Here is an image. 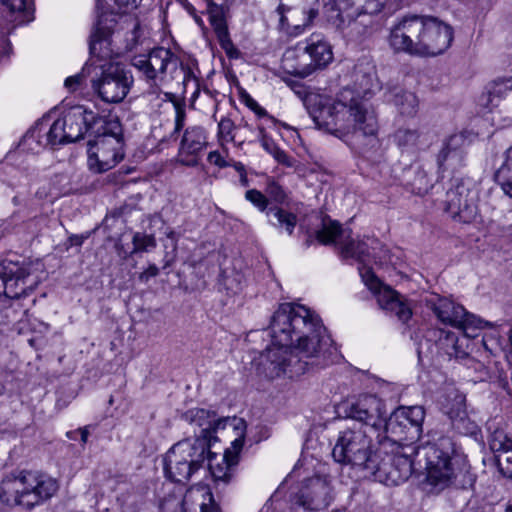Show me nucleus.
<instances>
[{"mask_svg":"<svg viewBox=\"0 0 512 512\" xmlns=\"http://www.w3.org/2000/svg\"><path fill=\"white\" fill-rule=\"evenodd\" d=\"M266 216L268 222L280 233L293 234L297 224V216L294 213L277 206H271L267 210Z\"/></svg>","mask_w":512,"mask_h":512,"instance_id":"35","label":"nucleus"},{"mask_svg":"<svg viewBox=\"0 0 512 512\" xmlns=\"http://www.w3.org/2000/svg\"><path fill=\"white\" fill-rule=\"evenodd\" d=\"M81 434V442L86 443L88 440L89 432L86 428H82L79 430Z\"/></svg>","mask_w":512,"mask_h":512,"instance_id":"54","label":"nucleus"},{"mask_svg":"<svg viewBox=\"0 0 512 512\" xmlns=\"http://www.w3.org/2000/svg\"><path fill=\"white\" fill-rule=\"evenodd\" d=\"M378 444L380 457L370 475L386 485L405 482L413 472V457L420 454L422 448L413 444H400L388 436L379 439Z\"/></svg>","mask_w":512,"mask_h":512,"instance_id":"5","label":"nucleus"},{"mask_svg":"<svg viewBox=\"0 0 512 512\" xmlns=\"http://www.w3.org/2000/svg\"><path fill=\"white\" fill-rule=\"evenodd\" d=\"M260 142L263 149L272 155L278 163L287 167L294 166L293 159L290 158L284 150L280 149L272 138L268 137L266 134H262Z\"/></svg>","mask_w":512,"mask_h":512,"instance_id":"39","label":"nucleus"},{"mask_svg":"<svg viewBox=\"0 0 512 512\" xmlns=\"http://www.w3.org/2000/svg\"><path fill=\"white\" fill-rule=\"evenodd\" d=\"M44 129H42L39 121L23 136L20 142V148L23 151H27L30 153H39L44 148L48 147L45 144V136L43 134Z\"/></svg>","mask_w":512,"mask_h":512,"instance_id":"36","label":"nucleus"},{"mask_svg":"<svg viewBox=\"0 0 512 512\" xmlns=\"http://www.w3.org/2000/svg\"><path fill=\"white\" fill-rule=\"evenodd\" d=\"M39 283L33 275L30 262L4 260L0 263V295L9 300H18L27 295Z\"/></svg>","mask_w":512,"mask_h":512,"instance_id":"15","label":"nucleus"},{"mask_svg":"<svg viewBox=\"0 0 512 512\" xmlns=\"http://www.w3.org/2000/svg\"><path fill=\"white\" fill-rule=\"evenodd\" d=\"M411 190L413 193L417 195H424L428 192V190L432 187L430 180L426 172L420 168L415 170V177L413 181L410 183Z\"/></svg>","mask_w":512,"mask_h":512,"instance_id":"42","label":"nucleus"},{"mask_svg":"<svg viewBox=\"0 0 512 512\" xmlns=\"http://www.w3.org/2000/svg\"><path fill=\"white\" fill-rule=\"evenodd\" d=\"M286 11V8L284 5H279L277 8V13L280 16V22L281 24L290 26L288 18L284 15V12ZM287 11H290V9L287 8Z\"/></svg>","mask_w":512,"mask_h":512,"instance_id":"53","label":"nucleus"},{"mask_svg":"<svg viewBox=\"0 0 512 512\" xmlns=\"http://www.w3.org/2000/svg\"><path fill=\"white\" fill-rule=\"evenodd\" d=\"M346 417L363 424L361 428L375 434L377 441L387 433V411L385 403L376 395L365 394L345 406Z\"/></svg>","mask_w":512,"mask_h":512,"instance_id":"13","label":"nucleus"},{"mask_svg":"<svg viewBox=\"0 0 512 512\" xmlns=\"http://www.w3.org/2000/svg\"><path fill=\"white\" fill-rule=\"evenodd\" d=\"M319 243L328 245L336 244L345 258H355L363 264L359 267L360 276L365 286L376 296L379 306L386 311L394 313L397 318L406 323L412 316V310L406 299L400 296L390 286L384 285L374 274L371 268L366 267L374 254L370 251L372 244L378 242L367 238V241L354 239L349 229H343L339 222L331 219H323L321 228L316 232Z\"/></svg>","mask_w":512,"mask_h":512,"instance_id":"3","label":"nucleus"},{"mask_svg":"<svg viewBox=\"0 0 512 512\" xmlns=\"http://www.w3.org/2000/svg\"><path fill=\"white\" fill-rule=\"evenodd\" d=\"M175 128L174 132H179L182 127L184 126V120H185V109L179 104H175Z\"/></svg>","mask_w":512,"mask_h":512,"instance_id":"49","label":"nucleus"},{"mask_svg":"<svg viewBox=\"0 0 512 512\" xmlns=\"http://www.w3.org/2000/svg\"><path fill=\"white\" fill-rule=\"evenodd\" d=\"M265 194L269 200L276 204H283L286 201L287 194L283 187L273 179H269L266 184Z\"/></svg>","mask_w":512,"mask_h":512,"instance_id":"43","label":"nucleus"},{"mask_svg":"<svg viewBox=\"0 0 512 512\" xmlns=\"http://www.w3.org/2000/svg\"><path fill=\"white\" fill-rule=\"evenodd\" d=\"M39 123L42 129H44L45 144L48 147L54 148L71 143L63 117L56 119L53 123H49V119H42Z\"/></svg>","mask_w":512,"mask_h":512,"instance_id":"32","label":"nucleus"},{"mask_svg":"<svg viewBox=\"0 0 512 512\" xmlns=\"http://www.w3.org/2000/svg\"><path fill=\"white\" fill-rule=\"evenodd\" d=\"M465 143L466 138L462 133L450 136L438 154L437 163L439 168L446 170L461 166L465 157Z\"/></svg>","mask_w":512,"mask_h":512,"instance_id":"31","label":"nucleus"},{"mask_svg":"<svg viewBox=\"0 0 512 512\" xmlns=\"http://www.w3.org/2000/svg\"><path fill=\"white\" fill-rule=\"evenodd\" d=\"M131 64L152 93L160 91L183 71L179 58L164 47L154 48L146 55L135 56Z\"/></svg>","mask_w":512,"mask_h":512,"instance_id":"12","label":"nucleus"},{"mask_svg":"<svg viewBox=\"0 0 512 512\" xmlns=\"http://www.w3.org/2000/svg\"><path fill=\"white\" fill-rule=\"evenodd\" d=\"M271 345L260 356V371L269 378H294L323 367L338 354L321 319L307 307L283 303L270 322Z\"/></svg>","mask_w":512,"mask_h":512,"instance_id":"1","label":"nucleus"},{"mask_svg":"<svg viewBox=\"0 0 512 512\" xmlns=\"http://www.w3.org/2000/svg\"><path fill=\"white\" fill-rule=\"evenodd\" d=\"M445 204L446 211L460 222L469 223L478 214L476 193L462 181H456L446 192Z\"/></svg>","mask_w":512,"mask_h":512,"instance_id":"20","label":"nucleus"},{"mask_svg":"<svg viewBox=\"0 0 512 512\" xmlns=\"http://www.w3.org/2000/svg\"><path fill=\"white\" fill-rule=\"evenodd\" d=\"M101 73L91 80L93 91L106 103L122 102L133 84L132 75L116 62L100 65Z\"/></svg>","mask_w":512,"mask_h":512,"instance_id":"14","label":"nucleus"},{"mask_svg":"<svg viewBox=\"0 0 512 512\" xmlns=\"http://www.w3.org/2000/svg\"><path fill=\"white\" fill-rule=\"evenodd\" d=\"M57 479L31 470L13 471L0 481V502L10 508L31 511L56 495Z\"/></svg>","mask_w":512,"mask_h":512,"instance_id":"4","label":"nucleus"},{"mask_svg":"<svg viewBox=\"0 0 512 512\" xmlns=\"http://www.w3.org/2000/svg\"><path fill=\"white\" fill-rule=\"evenodd\" d=\"M245 199L252 203L259 211L267 212L269 199L266 194L257 189H249L245 193Z\"/></svg>","mask_w":512,"mask_h":512,"instance_id":"45","label":"nucleus"},{"mask_svg":"<svg viewBox=\"0 0 512 512\" xmlns=\"http://www.w3.org/2000/svg\"><path fill=\"white\" fill-rule=\"evenodd\" d=\"M436 317L444 324L456 327L464 334L473 338L477 329L490 326L489 322L483 321L474 314L468 313L463 306L454 303L447 298H439L431 306Z\"/></svg>","mask_w":512,"mask_h":512,"instance_id":"18","label":"nucleus"},{"mask_svg":"<svg viewBox=\"0 0 512 512\" xmlns=\"http://www.w3.org/2000/svg\"><path fill=\"white\" fill-rule=\"evenodd\" d=\"M206 131L201 126L188 127L183 134L179 151L178 161L185 166H196L200 159V154L207 146Z\"/></svg>","mask_w":512,"mask_h":512,"instance_id":"27","label":"nucleus"},{"mask_svg":"<svg viewBox=\"0 0 512 512\" xmlns=\"http://www.w3.org/2000/svg\"><path fill=\"white\" fill-rule=\"evenodd\" d=\"M489 444L495 453L499 472L507 478H512V439L502 430H496L491 435Z\"/></svg>","mask_w":512,"mask_h":512,"instance_id":"30","label":"nucleus"},{"mask_svg":"<svg viewBox=\"0 0 512 512\" xmlns=\"http://www.w3.org/2000/svg\"><path fill=\"white\" fill-rule=\"evenodd\" d=\"M425 352L445 355L449 359L465 355L456 333L444 329H434L428 332L425 341H421L418 348L419 356Z\"/></svg>","mask_w":512,"mask_h":512,"instance_id":"23","label":"nucleus"},{"mask_svg":"<svg viewBox=\"0 0 512 512\" xmlns=\"http://www.w3.org/2000/svg\"><path fill=\"white\" fill-rule=\"evenodd\" d=\"M133 253L149 252L156 247V239L153 235L137 232L133 239Z\"/></svg>","mask_w":512,"mask_h":512,"instance_id":"41","label":"nucleus"},{"mask_svg":"<svg viewBox=\"0 0 512 512\" xmlns=\"http://www.w3.org/2000/svg\"><path fill=\"white\" fill-rule=\"evenodd\" d=\"M236 126L234 122L228 118L223 117L218 122V137L222 142H233L235 139L234 131Z\"/></svg>","mask_w":512,"mask_h":512,"instance_id":"44","label":"nucleus"},{"mask_svg":"<svg viewBox=\"0 0 512 512\" xmlns=\"http://www.w3.org/2000/svg\"><path fill=\"white\" fill-rule=\"evenodd\" d=\"M209 445L205 439H185L175 443L163 457L166 479L185 483L206 462Z\"/></svg>","mask_w":512,"mask_h":512,"instance_id":"8","label":"nucleus"},{"mask_svg":"<svg viewBox=\"0 0 512 512\" xmlns=\"http://www.w3.org/2000/svg\"><path fill=\"white\" fill-rule=\"evenodd\" d=\"M426 459V482L434 492H441L454 484L462 473L459 459L448 437H442L437 443L422 447Z\"/></svg>","mask_w":512,"mask_h":512,"instance_id":"9","label":"nucleus"},{"mask_svg":"<svg viewBox=\"0 0 512 512\" xmlns=\"http://www.w3.org/2000/svg\"><path fill=\"white\" fill-rule=\"evenodd\" d=\"M116 25V17L112 12H101L90 40V53L101 60L107 59L112 54L110 48V36Z\"/></svg>","mask_w":512,"mask_h":512,"instance_id":"26","label":"nucleus"},{"mask_svg":"<svg viewBox=\"0 0 512 512\" xmlns=\"http://www.w3.org/2000/svg\"><path fill=\"white\" fill-rule=\"evenodd\" d=\"M181 419L193 427L195 434L193 439H205L208 445L212 435L218 430L225 429L227 425L240 432L245 428V422L242 419L218 418L215 411L204 408L189 409L182 413Z\"/></svg>","mask_w":512,"mask_h":512,"instance_id":"17","label":"nucleus"},{"mask_svg":"<svg viewBox=\"0 0 512 512\" xmlns=\"http://www.w3.org/2000/svg\"><path fill=\"white\" fill-rule=\"evenodd\" d=\"M425 411L422 406L399 407L390 416L387 423V432H396V427L408 435L413 441L420 438Z\"/></svg>","mask_w":512,"mask_h":512,"instance_id":"25","label":"nucleus"},{"mask_svg":"<svg viewBox=\"0 0 512 512\" xmlns=\"http://www.w3.org/2000/svg\"><path fill=\"white\" fill-rule=\"evenodd\" d=\"M394 141L405 151H413L418 147L420 133L416 128L399 127L394 134Z\"/></svg>","mask_w":512,"mask_h":512,"instance_id":"38","label":"nucleus"},{"mask_svg":"<svg viewBox=\"0 0 512 512\" xmlns=\"http://www.w3.org/2000/svg\"><path fill=\"white\" fill-rule=\"evenodd\" d=\"M182 512H220L215 504L210 488L197 484L190 487L182 501Z\"/></svg>","mask_w":512,"mask_h":512,"instance_id":"29","label":"nucleus"},{"mask_svg":"<svg viewBox=\"0 0 512 512\" xmlns=\"http://www.w3.org/2000/svg\"><path fill=\"white\" fill-rule=\"evenodd\" d=\"M483 346H484L485 350H487L490 353H492V349L487 345V343L484 340H483Z\"/></svg>","mask_w":512,"mask_h":512,"instance_id":"56","label":"nucleus"},{"mask_svg":"<svg viewBox=\"0 0 512 512\" xmlns=\"http://www.w3.org/2000/svg\"><path fill=\"white\" fill-rule=\"evenodd\" d=\"M387 99L393 103L402 115L413 117L418 111L419 100L412 92L394 88L389 91Z\"/></svg>","mask_w":512,"mask_h":512,"instance_id":"33","label":"nucleus"},{"mask_svg":"<svg viewBox=\"0 0 512 512\" xmlns=\"http://www.w3.org/2000/svg\"><path fill=\"white\" fill-rule=\"evenodd\" d=\"M443 412L448 415L453 427L459 433L473 432L475 425L468 418L465 396L455 389L450 390L441 402Z\"/></svg>","mask_w":512,"mask_h":512,"instance_id":"28","label":"nucleus"},{"mask_svg":"<svg viewBox=\"0 0 512 512\" xmlns=\"http://www.w3.org/2000/svg\"><path fill=\"white\" fill-rule=\"evenodd\" d=\"M294 499L296 504L306 510H324L331 502V488L328 478L315 475L305 479Z\"/></svg>","mask_w":512,"mask_h":512,"instance_id":"21","label":"nucleus"},{"mask_svg":"<svg viewBox=\"0 0 512 512\" xmlns=\"http://www.w3.org/2000/svg\"><path fill=\"white\" fill-rule=\"evenodd\" d=\"M371 77L360 91L344 88L335 99L325 95L308 98L309 113L317 127L343 141L350 149L371 158L379 148L378 121L373 110L362 101L360 93L371 88Z\"/></svg>","mask_w":512,"mask_h":512,"instance_id":"2","label":"nucleus"},{"mask_svg":"<svg viewBox=\"0 0 512 512\" xmlns=\"http://www.w3.org/2000/svg\"><path fill=\"white\" fill-rule=\"evenodd\" d=\"M332 60L333 51L329 42L322 34L313 33L284 52L282 67L291 75L305 78L317 68L326 67Z\"/></svg>","mask_w":512,"mask_h":512,"instance_id":"7","label":"nucleus"},{"mask_svg":"<svg viewBox=\"0 0 512 512\" xmlns=\"http://www.w3.org/2000/svg\"><path fill=\"white\" fill-rule=\"evenodd\" d=\"M209 22L213 27L216 37L220 46L231 56V50L234 49L233 43L230 39L227 24L224 18L222 9L219 7H212L208 10Z\"/></svg>","mask_w":512,"mask_h":512,"instance_id":"34","label":"nucleus"},{"mask_svg":"<svg viewBox=\"0 0 512 512\" xmlns=\"http://www.w3.org/2000/svg\"><path fill=\"white\" fill-rule=\"evenodd\" d=\"M62 117L72 143L82 139L86 133L93 135L96 130L99 132L101 125L97 121L108 119L98 117L93 111L81 105L71 107Z\"/></svg>","mask_w":512,"mask_h":512,"instance_id":"22","label":"nucleus"},{"mask_svg":"<svg viewBox=\"0 0 512 512\" xmlns=\"http://www.w3.org/2000/svg\"><path fill=\"white\" fill-rule=\"evenodd\" d=\"M85 80L86 76L83 70L81 73L66 78L64 86L69 92H76L83 88Z\"/></svg>","mask_w":512,"mask_h":512,"instance_id":"47","label":"nucleus"},{"mask_svg":"<svg viewBox=\"0 0 512 512\" xmlns=\"http://www.w3.org/2000/svg\"><path fill=\"white\" fill-rule=\"evenodd\" d=\"M130 38L127 39V49L132 50L136 47V45L139 43V37H140V28L138 25L134 27V29L130 33Z\"/></svg>","mask_w":512,"mask_h":512,"instance_id":"52","label":"nucleus"},{"mask_svg":"<svg viewBox=\"0 0 512 512\" xmlns=\"http://www.w3.org/2000/svg\"><path fill=\"white\" fill-rule=\"evenodd\" d=\"M101 127L94 139L89 141L88 165L96 172L107 171L116 166L124 157L120 121L117 118L98 120Z\"/></svg>","mask_w":512,"mask_h":512,"instance_id":"10","label":"nucleus"},{"mask_svg":"<svg viewBox=\"0 0 512 512\" xmlns=\"http://www.w3.org/2000/svg\"><path fill=\"white\" fill-rule=\"evenodd\" d=\"M119 9L123 12H129L138 7L141 0H113Z\"/></svg>","mask_w":512,"mask_h":512,"instance_id":"48","label":"nucleus"},{"mask_svg":"<svg viewBox=\"0 0 512 512\" xmlns=\"http://www.w3.org/2000/svg\"><path fill=\"white\" fill-rule=\"evenodd\" d=\"M373 436L375 434L363 428H349L340 432L332 450L334 460L365 470L370 475L380 457L373 450Z\"/></svg>","mask_w":512,"mask_h":512,"instance_id":"11","label":"nucleus"},{"mask_svg":"<svg viewBox=\"0 0 512 512\" xmlns=\"http://www.w3.org/2000/svg\"><path fill=\"white\" fill-rule=\"evenodd\" d=\"M238 437L232 441V447L225 450L218 461V456L209 450L208 467L215 482L227 484L233 477L235 466L238 464V454L243 446V432H239Z\"/></svg>","mask_w":512,"mask_h":512,"instance_id":"24","label":"nucleus"},{"mask_svg":"<svg viewBox=\"0 0 512 512\" xmlns=\"http://www.w3.org/2000/svg\"><path fill=\"white\" fill-rule=\"evenodd\" d=\"M159 274V268L155 264L149 267L139 275L141 282H148L150 278L156 277Z\"/></svg>","mask_w":512,"mask_h":512,"instance_id":"50","label":"nucleus"},{"mask_svg":"<svg viewBox=\"0 0 512 512\" xmlns=\"http://www.w3.org/2000/svg\"><path fill=\"white\" fill-rule=\"evenodd\" d=\"M424 16L409 13L394 22L387 38L388 45L394 52L418 56Z\"/></svg>","mask_w":512,"mask_h":512,"instance_id":"16","label":"nucleus"},{"mask_svg":"<svg viewBox=\"0 0 512 512\" xmlns=\"http://www.w3.org/2000/svg\"><path fill=\"white\" fill-rule=\"evenodd\" d=\"M496 180L503 192L512 197V145L505 152V161L496 172Z\"/></svg>","mask_w":512,"mask_h":512,"instance_id":"37","label":"nucleus"},{"mask_svg":"<svg viewBox=\"0 0 512 512\" xmlns=\"http://www.w3.org/2000/svg\"><path fill=\"white\" fill-rule=\"evenodd\" d=\"M386 0H328L329 21L351 40L368 32L371 17L379 13Z\"/></svg>","mask_w":512,"mask_h":512,"instance_id":"6","label":"nucleus"},{"mask_svg":"<svg viewBox=\"0 0 512 512\" xmlns=\"http://www.w3.org/2000/svg\"><path fill=\"white\" fill-rule=\"evenodd\" d=\"M253 104H254V106H255V108H256V109H255V111H256L259 115L265 114V110H264L263 108L259 107V106H258V104H257L255 101H253Z\"/></svg>","mask_w":512,"mask_h":512,"instance_id":"55","label":"nucleus"},{"mask_svg":"<svg viewBox=\"0 0 512 512\" xmlns=\"http://www.w3.org/2000/svg\"><path fill=\"white\" fill-rule=\"evenodd\" d=\"M208 161L218 167H226L228 164L218 151H212L208 154Z\"/></svg>","mask_w":512,"mask_h":512,"instance_id":"51","label":"nucleus"},{"mask_svg":"<svg viewBox=\"0 0 512 512\" xmlns=\"http://www.w3.org/2000/svg\"><path fill=\"white\" fill-rule=\"evenodd\" d=\"M2 4L5 5L12 12H19L23 14L22 21H30V7L28 0H1Z\"/></svg>","mask_w":512,"mask_h":512,"instance_id":"46","label":"nucleus"},{"mask_svg":"<svg viewBox=\"0 0 512 512\" xmlns=\"http://www.w3.org/2000/svg\"><path fill=\"white\" fill-rule=\"evenodd\" d=\"M452 40L453 28L449 24L436 17L425 15L418 56L440 55L450 47Z\"/></svg>","mask_w":512,"mask_h":512,"instance_id":"19","label":"nucleus"},{"mask_svg":"<svg viewBox=\"0 0 512 512\" xmlns=\"http://www.w3.org/2000/svg\"><path fill=\"white\" fill-rule=\"evenodd\" d=\"M20 305L15 302H9L8 305L0 311V326H8L19 321L26 313V310L19 308Z\"/></svg>","mask_w":512,"mask_h":512,"instance_id":"40","label":"nucleus"}]
</instances>
